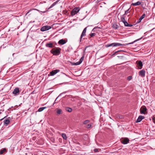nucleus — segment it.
<instances>
[{
	"label": "nucleus",
	"instance_id": "f257e3e1",
	"mask_svg": "<svg viewBox=\"0 0 155 155\" xmlns=\"http://www.w3.org/2000/svg\"><path fill=\"white\" fill-rule=\"evenodd\" d=\"M142 38H140L137 39V40H135L134 41H133L129 43H127V44H121L119 43H112L110 44H107V45H106V47H111V46L117 47V46H126L128 45H129L133 44L134 42H136L138 41L139 40L141 39Z\"/></svg>",
	"mask_w": 155,
	"mask_h": 155
},
{
	"label": "nucleus",
	"instance_id": "f03ea898",
	"mask_svg": "<svg viewBox=\"0 0 155 155\" xmlns=\"http://www.w3.org/2000/svg\"><path fill=\"white\" fill-rule=\"evenodd\" d=\"M61 50V48H54L51 50L50 52L53 55L58 56L60 54Z\"/></svg>",
	"mask_w": 155,
	"mask_h": 155
},
{
	"label": "nucleus",
	"instance_id": "7ed1b4c3",
	"mask_svg": "<svg viewBox=\"0 0 155 155\" xmlns=\"http://www.w3.org/2000/svg\"><path fill=\"white\" fill-rule=\"evenodd\" d=\"M80 9L79 7H76L71 12V15L72 16H73L78 12Z\"/></svg>",
	"mask_w": 155,
	"mask_h": 155
},
{
	"label": "nucleus",
	"instance_id": "20e7f679",
	"mask_svg": "<svg viewBox=\"0 0 155 155\" xmlns=\"http://www.w3.org/2000/svg\"><path fill=\"white\" fill-rule=\"evenodd\" d=\"M147 109L145 106H142L140 109V112L141 114H145L147 112Z\"/></svg>",
	"mask_w": 155,
	"mask_h": 155
},
{
	"label": "nucleus",
	"instance_id": "39448f33",
	"mask_svg": "<svg viewBox=\"0 0 155 155\" xmlns=\"http://www.w3.org/2000/svg\"><path fill=\"white\" fill-rule=\"evenodd\" d=\"M84 58V55H83V56H82L81 57V58H80L79 61H78L76 63L74 62L73 63H72L71 64L72 65H77L80 64L83 61Z\"/></svg>",
	"mask_w": 155,
	"mask_h": 155
},
{
	"label": "nucleus",
	"instance_id": "423d86ee",
	"mask_svg": "<svg viewBox=\"0 0 155 155\" xmlns=\"http://www.w3.org/2000/svg\"><path fill=\"white\" fill-rule=\"evenodd\" d=\"M51 28V27L49 26L46 25L41 27V31H45L48 30Z\"/></svg>",
	"mask_w": 155,
	"mask_h": 155
},
{
	"label": "nucleus",
	"instance_id": "0eeeda50",
	"mask_svg": "<svg viewBox=\"0 0 155 155\" xmlns=\"http://www.w3.org/2000/svg\"><path fill=\"white\" fill-rule=\"evenodd\" d=\"M121 141V143L124 144H127L129 142V140L127 138L123 139Z\"/></svg>",
	"mask_w": 155,
	"mask_h": 155
},
{
	"label": "nucleus",
	"instance_id": "6e6552de",
	"mask_svg": "<svg viewBox=\"0 0 155 155\" xmlns=\"http://www.w3.org/2000/svg\"><path fill=\"white\" fill-rule=\"evenodd\" d=\"M87 27L85 28L84 30H83L81 34V37L80 38V41H81V39L82 38L86 36V31L87 30Z\"/></svg>",
	"mask_w": 155,
	"mask_h": 155
},
{
	"label": "nucleus",
	"instance_id": "1a4fd4ad",
	"mask_svg": "<svg viewBox=\"0 0 155 155\" xmlns=\"http://www.w3.org/2000/svg\"><path fill=\"white\" fill-rule=\"evenodd\" d=\"M19 88L16 87L14 91L12 92V94L15 95H18L19 94Z\"/></svg>",
	"mask_w": 155,
	"mask_h": 155
},
{
	"label": "nucleus",
	"instance_id": "9d476101",
	"mask_svg": "<svg viewBox=\"0 0 155 155\" xmlns=\"http://www.w3.org/2000/svg\"><path fill=\"white\" fill-rule=\"evenodd\" d=\"M60 71V70L58 69H56L55 70H54L52 71L51 72H50V75L51 76H53L54 75L56 74L58 72Z\"/></svg>",
	"mask_w": 155,
	"mask_h": 155
},
{
	"label": "nucleus",
	"instance_id": "9b49d317",
	"mask_svg": "<svg viewBox=\"0 0 155 155\" xmlns=\"http://www.w3.org/2000/svg\"><path fill=\"white\" fill-rule=\"evenodd\" d=\"M145 71L144 70H142L140 71L139 74L140 76L142 77H144L145 76Z\"/></svg>",
	"mask_w": 155,
	"mask_h": 155
},
{
	"label": "nucleus",
	"instance_id": "f8f14e48",
	"mask_svg": "<svg viewBox=\"0 0 155 155\" xmlns=\"http://www.w3.org/2000/svg\"><path fill=\"white\" fill-rule=\"evenodd\" d=\"M144 118V117L142 115H140L139 116L138 118L136 121V123L140 122Z\"/></svg>",
	"mask_w": 155,
	"mask_h": 155
},
{
	"label": "nucleus",
	"instance_id": "ddd939ff",
	"mask_svg": "<svg viewBox=\"0 0 155 155\" xmlns=\"http://www.w3.org/2000/svg\"><path fill=\"white\" fill-rule=\"evenodd\" d=\"M46 47L49 48H52L54 47L53 43L50 42L49 43H47L45 45Z\"/></svg>",
	"mask_w": 155,
	"mask_h": 155
},
{
	"label": "nucleus",
	"instance_id": "4468645a",
	"mask_svg": "<svg viewBox=\"0 0 155 155\" xmlns=\"http://www.w3.org/2000/svg\"><path fill=\"white\" fill-rule=\"evenodd\" d=\"M137 65L139 66V68H138L139 69H142L143 64H142V62L141 61H138V62L137 64Z\"/></svg>",
	"mask_w": 155,
	"mask_h": 155
},
{
	"label": "nucleus",
	"instance_id": "2eb2a0df",
	"mask_svg": "<svg viewBox=\"0 0 155 155\" xmlns=\"http://www.w3.org/2000/svg\"><path fill=\"white\" fill-rule=\"evenodd\" d=\"M65 41L63 39L60 40L58 42V44H59L63 45L66 43Z\"/></svg>",
	"mask_w": 155,
	"mask_h": 155
},
{
	"label": "nucleus",
	"instance_id": "dca6fc26",
	"mask_svg": "<svg viewBox=\"0 0 155 155\" xmlns=\"http://www.w3.org/2000/svg\"><path fill=\"white\" fill-rule=\"evenodd\" d=\"M145 16V14H143L142 15V16L140 17V18L139 19L137 23H140L141 22V20Z\"/></svg>",
	"mask_w": 155,
	"mask_h": 155
},
{
	"label": "nucleus",
	"instance_id": "f3484780",
	"mask_svg": "<svg viewBox=\"0 0 155 155\" xmlns=\"http://www.w3.org/2000/svg\"><path fill=\"white\" fill-rule=\"evenodd\" d=\"M113 27L114 29H116L119 28V26L117 24L114 23L113 24Z\"/></svg>",
	"mask_w": 155,
	"mask_h": 155
},
{
	"label": "nucleus",
	"instance_id": "a211bd4d",
	"mask_svg": "<svg viewBox=\"0 0 155 155\" xmlns=\"http://www.w3.org/2000/svg\"><path fill=\"white\" fill-rule=\"evenodd\" d=\"M59 0H58L55 2H54L48 8V9H50L52 8L55 5L59 2Z\"/></svg>",
	"mask_w": 155,
	"mask_h": 155
},
{
	"label": "nucleus",
	"instance_id": "6ab92c4d",
	"mask_svg": "<svg viewBox=\"0 0 155 155\" xmlns=\"http://www.w3.org/2000/svg\"><path fill=\"white\" fill-rule=\"evenodd\" d=\"M141 4V2L140 1H138L136 3H133L131 4V5L133 6H137L140 5Z\"/></svg>",
	"mask_w": 155,
	"mask_h": 155
},
{
	"label": "nucleus",
	"instance_id": "aec40b11",
	"mask_svg": "<svg viewBox=\"0 0 155 155\" xmlns=\"http://www.w3.org/2000/svg\"><path fill=\"white\" fill-rule=\"evenodd\" d=\"M7 152V150L5 148H3L2 150H1L0 151V154H2L4 152Z\"/></svg>",
	"mask_w": 155,
	"mask_h": 155
},
{
	"label": "nucleus",
	"instance_id": "412c9836",
	"mask_svg": "<svg viewBox=\"0 0 155 155\" xmlns=\"http://www.w3.org/2000/svg\"><path fill=\"white\" fill-rule=\"evenodd\" d=\"M65 110L66 111L71 112L72 111V109L71 108L69 107H67L65 108Z\"/></svg>",
	"mask_w": 155,
	"mask_h": 155
},
{
	"label": "nucleus",
	"instance_id": "4be33fe9",
	"mask_svg": "<svg viewBox=\"0 0 155 155\" xmlns=\"http://www.w3.org/2000/svg\"><path fill=\"white\" fill-rule=\"evenodd\" d=\"M10 122L9 120L8 119H5L4 121V123L5 124L8 125Z\"/></svg>",
	"mask_w": 155,
	"mask_h": 155
},
{
	"label": "nucleus",
	"instance_id": "5701e85b",
	"mask_svg": "<svg viewBox=\"0 0 155 155\" xmlns=\"http://www.w3.org/2000/svg\"><path fill=\"white\" fill-rule=\"evenodd\" d=\"M62 110L60 109H57L56 113L58 114H60L61 113Z\"/></svg>",
	"mask_w": 155,
	"mask_h": 155
},
{
	"label": "nucleus",
	"instance_id": "b1692460",
	"mask_svg": "<svg viewBox=\"0 0 155 155\" xmlns=\"http://www.w3.org/2000/svg\"><path fill=\"white\" fill-rule=\"evenodd\" d=\"M125 15H124H124H123L121 17V21L122 22H124V21H125Z\"/></svg>",
	"mask_w": 155,
	"mask_h": 155
},
{
	"label": "nucleus",
	"instance_id": "393cba45",
	"mask_svg": "<svg viewBox=\"0 0 155 155\" xmlns=\"http://www.w3.org/2000/svg\"><path fill=\"white\" fill-rule=\"evenodd\" d=\"M62 136L63 139L65 140H66L67 138V137L66 134H62Z\"/></svg>",
	"mask_w": 155,
	"mask_h": 155
},
{
	"label": "nucleus",
	"instance_id": "a878e982",
	"mask_svg": "<svg viewBox=\"0 0 155 155\" xmlns=\"http://www.w3.org/2000/svg\"><path fill=\"white\" fill-rule=\"evenodd\" d=\"M45 108H46V107H40L38 110V111L39 112H41L42 110H43Z\"/></svg>",
	"mask_w": 155,
	"mask_h": 155
},
{
	"label": "nucleus",
	"instance_id": "bb28decb",
	"mask_svg": "<svg viewBox=\"0 0 155 155\" xmlns=\"http://www.w3.org/2000/svg\"><path fill=\"white\" fill-rule=\"evenodd\" d=\"M89 122H90L89 120H86L84 121V122L83 123V124H87V123H89Z\"/></svg>",
	"mask_w": 155,
	"mask_h": 155
},
{
	"label": "nucleus",
	"instance_id": "cd10ccee",
	"mask_svg": "<svg viewBox=\"0 0 155 155\" xmlns=\"http://www.w3.org/2000/svg\"><path fill=\"white\" fill-rule=\"evenodd\" d=\"M130 8H129L126 11H125V13L124 14V15H126L128 13H129L130 12V11H129Z\"/></svg>",
	"mask_w": 155,
	"mask_h": 155
},
{
	"label": "nucleus",
	"instance_id": "c85d7f7f",
	"mask_svg": "<svg viewBox=\"0 0 155 155\" xmlns=\"http://www.w3.org/2000/svg\"><path fill=\"white\" fill-rule=\"evenodd\" d=\"M123 22L124 24V25L126 26H127H127L128 25V23L127 22V21H124V22Z\"/></svg>",
	"mask_w": 155,
	"mask_h": 155
},
{
	"label": "nucleus",
	"instance_id": "c756f323",
	"mask_svg": "<svg viewBox=\"0 0 155 155\" xmlns=\"http://www.w3.org/2000/svg\"><path fill=\"white\" fill-rule=\"evenodd\" d=\"M99 149H97V148H96V149H95L94 150V153H97V152H99Z\"/></svg>",
	"mask_w": 155,
	"mask_h": 155
},
{
	"label": "nucleus",
	"instance_id": "7c9ffc66",
	"mask_svg": "<svg viewBox=\"0 0 155 155\" xmlns=\"http://www.w3.org/2000/svg\"><path fill=\"white\" fill-rule=\"evenodd\" d=\"M95 33H91L90 34V36L91 37H93L95 36Z\"/></svg>",
	"mask_w": 155,
	"mask_h": 155
},
{
	"label": "nucleus",
	"instance_id": "2f4dec72",
	"mask_svg": "<svg viewBox=\"0 0 155 155\" xmlns=\"http://www.w3.org/2000/svg\"><path fill=\"white\" fill-rule=\"evenodd\" d=\"M132 79V76H129V77H127V79L128 80L130 81V80H131Z\"/></svg>",
	"mask_w": 155,
	"mask_h": 155
},
{
	"label": "nucleus",
	"instance_id": "473e14b6",
	"mask_svg": "<svg viewBox=\"0 0 155 155\" xmlns=\"http://www.w3.org/2000/svg\"><path fill=\"white\" fill-rule=\"evenodd\" d=\"M91 126V124H89L87 125L86 127L87 128H90Z\"/></svg>",
	"mask_w": 155,
	"mask_h": 155
},
{
	"label": "nucleus",
	"instance_id": "72a5a7b5",
	"mask_svg": "<svg viewBox=\"0 0 155 155\" xmlns=\"http://www.w3.org/2000/svg\"><path fill=\"white\" fill-rule=\"evenodd\" d=\"M127 26V27H132L133 26V25L130 24H129Z\"/></svg>",
	"mask_w": 155,
	"mask_h": 155
},
{
	"label": "nucleus",
	"instance_id": "f704fd0d",
	"mask_svg": "<svg viewBox=\"0 0 155 155\" xmlns=\"http://www.w3.org/2000/svg\"><path fill=\"white\" fill-rule=\"evenodd\" d=\"M57 98L56 99V100H55L54 102V103H56L58 102V101H57Z\"/></svg>",
	"mask_w": 155,
	"mask_h": 155
},
{
	"label": "nucleus",
	"instance_id": "c9c22d12",
	"mask_svg": "<svg viewBox=\"0 0 155 155\" xmlns=\"http://www.w3.org/2000/svg\"><path fill=\"white\" fill-rule=\"evenodd\" d=\"M31 11V10H29L28 11V12L26 13V15H27V14L28 13Z\"/></svg>",
	"mask_w": 155,
	"mask_h": 155
},
{
	"label": "nucleus",
	"instance_id": "e433bc0d",
	"mask_svg": "<svg viewBox=\"0 0 155 155\" xmlns=\"http://www.w3.org/2000/svg\"><path fill=\"white\" fill-rule=\"evenodd\" d=\"M46 12V11H44V12H42L43 13H45Z\"/></svg>",
	"mask_w": 155,
	"mask_h": 155
},
{
	"label": "nucleus",
	"instance_id": "4c0bfd02",
	"mask_svg": "<svg viewBox=\"0 0 155 155\" xmlns=\"http://www.w3.org/2000/svg\"><path fill=\"white\" fill-rule=\"evenodd\" d=\"M117 51H115V52H114V54H116V53H117Z\"/></svg>",
	"mask_w": 155,
	"mask_h": 155
},
{
	"label": "nucleus",
	"instance_id": "58836bf2",
	"mask_svg": "<svg viewBox=\"0 0 155 155\" xmlns=\"http://www.w3.org/2000/svg\"><path fill=\"white\" fill-rule=\"evenodd\" d=\"M63 93H62L61 94L59 95V96H60V95H61Z\"/></svg>",
	"mask_w": 155,
	"mask_h": 155
},
{
	"label": "nucleus",
	"instance_id": "ea45409f",
	"mask_svg": "<svg viewBox=\"0 0 155 155\" xmlns=\"http://www.w3.org/2000/svg\"><path fill=\"white\" fill-rule=\"evenodd\" d=\"M87 47H86V48H85V50L86 49V48H87Z\"/></svg>",
	"mask_w": 155,
	"mask_h": 155
},
{
	"label": "nucleus",
	"instance_id": "a19ab883",
	"mask_svg": "<svg viewBox=\"0 0 155 155\" xmlns=\"http://www.w3.org/2000/svg\"><path fill=\"white\" fill-rule=\"evenodd\" d=\"M2 6H1V5H0V8Z\"/></svg>",
	"mask_w": 155,
	"mask_h": 155
},
{
	"label": "nucleus",
	"instance_id": "79ce46f5",
	"mask_svg": "<svg viewBox=\"0 0 155 155\" xmlns=\"http://www.w3.org/2000/svg\"><path fill=\"white\" fill-rule=\"evenodd\" d=\"M117 51V52H119V51Z\"/></svg>",
	"mask_w": 155,
	"mask_h": 155
},
{
	"label": "nucleus",
	"instance_id": "37998d69",
	"mask_svg": "<svg viewBox=\"0 0 155 155\" xmlns=\"http://www.w3.org/2000/svg\"><path fill=\"white\" fill-rule=\"evenodd\" d=\"M154 123L155 124V121H154Z\"/></svg>",
	"mask_w": 155,
	"mask_h": 155
}]
</instances>
